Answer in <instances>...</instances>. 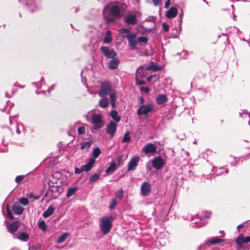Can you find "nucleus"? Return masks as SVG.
<instances>
[{
	"label": "nucleus",
	"instance_id": "6ab92c4d",
	"mask_svg": "<svg viewBox=\"0 0 250 250\" xmlns=\"http://www.w3.org/2000/svg\"><path fill=\"white\" fill-rule=\"evenodd\" d=\"M12 209L15 213L20 215L22 213L23 208L21 206L19 202H15L13 204Z\"/></svg>",
	"mask_w": 250,
	"mask_h": 250
},
{
	"label": "nucleus",
	"instance_id": "e433bc0d",
	"mask_svg": "<svg viewBox=\"0 0 250 250\" xmlns=\"http://www.w3.org/2000/svg\"><path fill=\"white\" fill-rule=\"evenodd\" d=\"M38 226L39 228L42 229L43 231L45 230L47 228L45 221L43 220L40 221Z\"/></svg>",
	"mask_w": 250,
	"mask_h": 250
},
{
	"label": "nucleus",
	"instance_id": "f257e3e1",
	"mask_svg": "<svg viewBox=\"0 0 250 250\" xmlns=\"http://www.w3.org/2000/svg\"><path fill=\"white\" fill-rule=\"evenodd\" d=\"M122 4L119 2H110L103 10V16L107 23H113L120 16Z\"/></svg>",
	"mask_w": 250,
	"mask_h": 250
},
{
	"label": "nucleus",
	"instance_id": "58836bf2",
	"mask_svg": "<svg viewBox=\"0 0 250 250\" xmlns=\"http://www.w3.org/2000/svg\"><path fill=\"white\" fill-rule=\"evenodd\" d=\"M124 192L123 189L118 190L115 193L116 197L121 199L124 197Z\"/></svg>",
	"mask_w": 250,
	"mask_h": 250
},
{
	"label": "nucleus",
	"instance_id": "4468645a",
	"mask_svg": "<svg viewBox=\"0 0 250 250\" xmlns=\"http://www.w3.org/2000/svg\"><path fill=\"white\" fill-rule=\"evenodd\" d=\"M94 163L95 160L93 158L90 159L86 164L81 166V168H79V173L82 171L87 172L90 171L93 167Z\"/></svg>",
	"mask_w": 250,
	"mask_h": 250
},
{
	"label": "nucleus",
	"instance_id": "864d4df0",
	"mask_svg": "<svg viewBox=\"0 0 250 250\" xmlns=\"http://www.w3.org/2000/svg\"><path fill=\"white\" fill-rule=\"evenodd\" d=\"M42 246L40 244H37L35 245H33L32 246V248L35 250H40L41 249Z\"/></svg>",
	"mask_w": 250,
	"mask_h": 250
},
{
	"label": "nucleus",
	"instance_id": "0eeeda50",
	"mask_svg": "<svg viewBox=\"0 0 250 250\" xmlns=\"http://www.w3.org/2000/svg\"><path fill=\"white\" fill-rule=\"evenodd\" d=\"M111 91V84L108 83L103 82L101 84L99 95L101 97H103L108 95Z\"/></svg>",
	"mask_w": 250,
	"mask_h": 250
},
{
	"label": "nucleus",
	"instance_id": "2f4dec72",
	"mask_svg": "<svg viewBox=\"0 0 250 250\" xmlns=\"http://www.w3.org/2000/svg\"><path fill=\"white\" fill-rule=\"evenodd\" d=\"M224 241V240L221 238H218L217 237H213L209 239L208 243L210 245H214L216 244H218Z\"/></svg>",
	"mask_w": 250,
	"mask_h": 250
},
{
	"label": "nucleus",
	"instance_id": "f3484780",
	"mask_svg": "<svg viewBox=\"0 0 250 250\" xmlns=\"http://www.w3.org/2000/svg\"><path fill=\"white\" fill-rule=\"evenodd\" d=\"M14 238H16L22 242H27L29 239V235L25 232H20L18 236L14 235Z\"/></svg>",
	"mask_w": 250,
	"mask_h": 250
},
{
	"label": "nucleus",
	"instance_id": "7c9ffc66",
	"mask_svg": "<svg viewBox=\"0 0 250 250\" xmlns=\"http://www.w3.org/2000/svg\"><path fill=\"white\" fill-rule=\"evenodd\" d=\"M117 169L116 164L113 162L111 163L109 167L106 169L105 172L107 173H112Z\"/></svg>",
	"mask_w": 250,
	"mask_h": 250
},
{
	"label": "nucleus",
	"instance_id": "8fccbe9b",
	"mask_svg": "<svg viewBox=\"0 0 250 250\" xmlns=\"http://www.w3.org/2000/svg\"><path fill=\"white\" fill-rule=\"evenodd\" d=\"M24 178V175H18L16 177L15 181L17 183H20Z\"/></svg>",
	"mask_w": 250,
	"mask_h": 250
},
{
	"label": "nucleus",
	"instance_id": "4d7b16f0",
	"mask_svg": "<svg viewBox=\"0 0 250 250\" xmlns=\"http://www.w3.org/2000/svg\"><path fill=\"white\" fill-rule=\"evenodd\" d=\"M235 242L238 245V249H241L243 248V244L242 241L239 242V243L237 242V238L235 240Z\"/></svg>",
	"mask_w": 250,
	"mask_h": 250
},
{
	"label": "nucleus",
	"instance_id": "bf43d9fd",
	"mask_svg": "<svg viewBox=\"0 0 250 250\" xmlns=\"http://www.w3.org/2000/svg\"><path fill=\"white\" fill-rule=\"evenodd\" d=\"M170 0H167L166 2H165V8H167L169 7V5H170Z\"/></svg>",
	"mask_w": 250,
	"mask_h": 250
},
{
	"label": "nucleus",
	"instance_id": "4be33fe9",
	"mask_svg": "<svg viewBox=\"0 0 250 250\" xmlns=\"http://www.w3.org/2000/svg\"><path fill=\"white\" fill-rule=\"evenodd\" d=\"M54 208L52 206H49L48 208L43 213L42 216L44 218H47L51 216L54 212Z\"/></svg>",
	"mask_w": 250,
	"mask_h": 250
},
{
	"label": "nucleus",
	"instance_id": "774afa93",
	"mask_svg": "<svg viewBox=\"0 0 250 250\" xmlns=\"http://www.w3.org/2000/svg\"><path fill=\"white\" fill-rule=\"evenodd\" d=\"M26 5H30L31 6H32V4L31 3H30L28 0H27L26 1Z\"/></svg>",
	"mask_w": 250,
	"mask_h": 250
},
{
	"label": "nucleus",
	"instance_id": "20e7f679",
	"mask_svg": "<svg viewBox=\"0 0 250 250\" xmlns=\"http://www.w3.org/2000/svg\"><path fill=\"white\" fill-rule=\"evenodd\" d=\"M211 215V213L208 211H203L200 213L197 214L196 216L194 215H188L187 216H183L182 218L184 220H193V219L197 217L199 219H200L201 221H202V222L207 221L206 219L210 217Z\"/></svg>",
	"mask_w": 250,
	"mask_h": 250
},
{
	"label": "nucleus",
	"instance_id": "39448f33",
	"mask_svg": "<svg viewBox=\"0 0 250 250\" xmlns=\"http://www.w3.org/2000/svg\"><path fill=\"white\" fill-rule=\"evenodd\" d=\"M154 109V106L152 104L148 103L146 104H144L141 106L137 110V113L138 116L142 115L147 117L148 113L151 112Z\"/></svg>",
	"mask_w": 250,
	"mask_h": 250
},
{
	"label": "nucleus",
	"instance_id": "3c124183",
	"mask_svg": "<svg viewBox=\"0 0 250 250\" xmlns=\"http://www.w3.org/2000/svg\"><path fill=\"white\" fill-rule=\"evenodd\" d=\"M7 214L8 217L11 219L13 220L14 219V217L13 215V214L11 211L8 208H7Z\"/></svg>",
	"mask_w": 250,
	"mask_h": 250
},
{
	"label": "nucleus",
	"instance_id": "79ce46f5",
	"mask_svg": "<svg viewBox=\"0 0 250 250\" xmlns=\"http://www.w3.org/2000/svg\"><path fill=\"white\" fill-rule=\"evenodd\" d=\"M239 115L240 116L242 117V118H245L250 119V115H249L248 111L246 110H243L242 112H239Z\"/></svg>",
	"mask_w": 250,
	"mask_h": 250
},
{
	"label": "nucleus",
	"instance_id": "680f3d73",
	"mask_svg": "<svg viewBox=\"0 0 250 250\" xmlns=\"http://www.w3.org/2000/svg\"><path fill=\"white\" fill-rule=\"evenodd\" d=\"M154 76H155V75H151V76H150L148 77L147 78V79H146L147 81L148 82H150V81H151V79H152V78H153V77H154Z\"/></svg>",
	"mask_w": 250,
	"mask_h": 250
},
{
	"label": "nucleus",
	"instance_id": "412c9836",
	"mask_svg": "<svg viewBox=\"0 0 250 250\" xmlns=\"http://www.w3.org/2000/svg\"><path fill=\"white\" fill-rule=\"evenodd\" d=\"M167 101V98L166 95H160L156 98V103L158 104H162Z\"/></svg>",
	"mask_w": 250,
	"mask_h": 250
},
{
	"label": "nucleus",
	"instance_id": "72a5a7b5",
	"mask_svg": "<svg viewBox=\"0 0 250 250\" xmlns=\"http://www.w3.org/2000/svg\"><path fill=\"white\" fill-rule=\"evenodd\" d=\"M130 133L129 132H126L122 139V143H129L131 141V137L129 136Z\"/></svg>",
	"mask_w": 250,
	"mask_h": 250
},
{
	"label": "nucleus",
	"instance_id": "cd10ccee",
	"mask_svg": "<svg viewBox=\"0 0 250 250\" xmlns=\"http://www.w3.org/2000/svg\"><path fill=\"white\" fill-rule=\"evenodd\" d=\"M206 223H207V221L202 222V221L200 220L199 221L191 223L190 225L192 228H200L205 225Z\"/></svg>",
	"mask_w": 250,
	"mask_h": 250
},
{
	"label": "nucleus",
	"instance_id": "393cba45",
	"mask_svg": "<svg viewBox=\"0 0 250 250\" xmlns=\"http://www.w3.org/2000/svg\"><path fill=\"white\" fill-rule=\"evenodd\" d=\"M92 144V141H89L85 142H82L80 144L81 148L82 149L84 150V151H86L89 149Z\"/></svg>",
	"mask_w": 250,
	"mask_h": 250
},
{
	"label": "nucleus",
	"instance_id": "0e129e2a",
	"mask_svg": "<svg viewBox=\"0 0 250 250\" xmlns=\"http://www.w3.org/2000/svg\"><path fill=\"white\" fill-rule=\"evenodd\" d=\"M111 32L110 30H107L106 32V36H110L111 35Z\"/></svg>",
	"mask_w": 250,
	"mask_h": 250
},
{
	"label": "nucleus",
	"instance_id": "ddd939ff",
	"mask_svg": "<svg viewBox=\"0 0 250 250\" xmlns=\"http://www.w3.org/2000/svg\"><path fill=\"white\" fill-rule=\"evenodd\" d=\"M117 124L113 121H111L107 126L106 133L110 135L111 137H113L117 130Z\"/></svg>",
	"mask_w": 250,
	"mask_h": 250
},
{
	"label": "nucleus",
	"instance_id": "49530a36",
	"mask_svg": "<svg viewBox=\"0 0 250 250\" xmlns=\"http://www.w3.org/2000/svg\"><path fill=\"white\" fill-rule=\"evenodd\" d=\"M123 159V156L122 155H119L117 157V161L118 162V166L119 167L121 166L122 165Z\"/></svg>",
	"mask_w": 250,
	"mask_h": 250
},
{
	"label": "nucleus",
	"instance_id": "a18cd8bd",
	"mask_svg": "<svg viewBox=\"0 0 250 250\" xmlns=\"http://www.w3.org/2000/svg\"><path fill=\"white\" fill-rule=\"evenodd\" d=\"M112 41V38L110 36H105V37L104 38L103 43L104 44H109Z\"/></svg>",
	"mask_w": 250,
	"mask_h": 250
},
{
	"label": "nucleus",
	"instance_id": "09e8293b",
	"mask_svg": "<svg viewBox=\"0 0 250 250\" xmlns=\"http://www.w3.org/2000/svg\"><path fill=\"white\" fill-rule=\"evenodd\" d=\"M162 28L165 32H167L169 30V26L167 23L164 22L162 24Z\"/></svg>",
	"mask_w": 250,
	"mask_h": 250
},
{
	"label": "nucleus",
	"instance_id": "aec40b11",
	"mask_svg": "<svg viewBox=\"0 0 250 250\" xmlns=\"http://www.w3.org/2000/svg\"><path fill=\"white\" fill-rule=\"evenodd\" d=\"M119 63V60L117 58H114L110 60L108 63V67L112 70L116 69L118 68Z\"/></svg>",
	"mask_w": 250,
	"mask_h": 250
},
{
	"label": "nucleus",
	"instance_id": "f704fd0d",
	"mask_svg": "<svg viewBox=\"0 0 250 250\" xmlns=\"http://www.w3.org/2000/svg\"><path fill=\"white\" fill-rule=\"evenodd\" d=\"M144 69H143V67L142 66H140L136 70V75L137 74H139V79H140V78H143V77H144V72H143Z\"/></svg>",
	"mask_w": 250,
	"mask_h": 250
},
{
	"label": "nucleus",
	"instance_id": "e2e57ef3",
	"mask_svg": "<svg viewBox=\"0 0 250 250\" xmlns=\"http://www.w3.org/2000/svg\"><path fill=\"white\" fill-rule=\"evenodd\" d=\"M54 85H52L50 87H49L48 89V92H50L51 91L53 90L54 89Z\"/></svg>",
	"mask_w": 250,
	"mask_h": 250
},
{
	"label": "nucleus",
	"instance_id": "ea45409f",
	"mask_svg": "<svg viewBox=\"0 0 250 250\" xmlns=\"http://www.w3.org/2000/svg\"><path fill=\"white\" fill-rule=\"evenodd\" d=\"M99 178V175L98 174H95L92 175L90 179H89V183H92L96 181H97Z\"/></svg>",
	"mask_w": 250,
	"mask_h": 250
},
{
	"label": "nucleus",
	"instance_id": "5fc2aeb1",
	"mask_svg": "<svg viewBox=\"0 0 250 250\" xmlns=\"http://www.w3.org/2000/svg\"><path fill=\"white\" fill-rule=\"evenodd\" d=\"M152 1L154 5L155 6L160 5L162 2V0H152Z\"/></svg>",
	"mask_w": 250,
	"mask_h": 250
},
{
	"label": "nucleus",
	"instance_id": "f03ea898",
	"mask_svg": "<svg viewBox=\"0 0 250 250\" xmlns=\"http://www.w3.org/2000/svg\"><path fill=\"white\" fill-rule=\"evenodd\" d=\"M86 120L91 123L95 130H98L104 126V121L102 114L92 110L84 115Z\"/></svg>",
	"mask_w": 250,
	"mask_h": 250
},
{
	"label": "nucleus",
	"instance_id": "f8f14e48",
	"mask_svg": "<svg viewBox=\"0 0 250 250\" xmlns=\"http://www.w3.org/2000/svg\"><path fill=\"white\" fill-rule=\"evenodd\" d=\"M140 158L138 156H134L128 164L127 171H133L138 165Z\"/></svg>",
	"mask_w": 250,
	"mask_h": 250
},
{
	"label": "nucleus",
	"instance_id": "9b49d317",
	"mask_svg": "<svg viewBox=\"0 0 250 250\" xmlns=\"http://www.w3.org/2000/svg\"><path fill=\"white\" fill-rule=\"evenodd\" d=\"M157 146L153 144L148 143L146 144L142 149V151L146 154L153 153L156 151Z\"/></svg>",
	"mask_w": 250,
	"mask_h": 250
},
{
	"label": "nucleus",
	"instance_id": "dca6fc26",
	"mask_svg": "<svg viewBox=\"0 0 250 250\" xmlns=\"http://www.w3.org/2000/svg\"><path fill=\"white\" fill-rule=\"evenodd\" d=\"M151 191V187L148 182H144L141 186L142 194L144 196H147Z\"/></svg>",
	"mask_w": 250,
	"mask_h": 250
},
{
	"label": "nucleus",
	"instance_id": "c03bdc74",
	"mask_svg": "<svg viewBox=\"0 0 250 250\" xmlns=\"http://www.w3.org/2000/svg\"><path fill=\"white\" fill-rule=\"evenodd\" d=\"M147 41L148 39L147 38V37L145 36L140 37L137 39V43H138V42L146 43L147 42Z\"/></svg>",
	"mask_w": 250,
	"mask_h": 250
},
{
	"label": "nucleus",
	"instance_id": "c9c22d12",
	"mask_svg": "<svg viewBox=\"0 0 250 250\" xmlns=\"http://www.w3.org/2000/svg\"><path fill=\"white\" fill-rule=\"evenodd\" d=\"M100 149L98 147H97L95 148L93 151V156L94 158H96L100 155Z\"/></svg>",
	"mask_w": 250,
	"mask_h": 250
},
{
	"label": "nucleus",
	"instance_id": "6e6552de",
	"mask_svg": "<svg viewBox=\"0 0 250 250\" xmlns=\"http://www.w3.org/2000/svg\"><path fill=\"white\" fill-rule=\"evenodd\" d=\"M101 51L107 58L113 59L117 55L116 52L114 50H110L107 46H102Z\"/></svg>",
	"mask_w": 250,
	"mask_h": 250
},
{
	"label": "nucleus",
	"instance_id": "2eb2a0df",
	"mask_svg": "<svg viewBox=\"0 0 250 250\" xmlns=\"http://www.w3.org/2000/svg\"><path fill=\"white\" fill-rule=\"evenodd\" d=\"M124 21L126 23L134 25L137 22L136 16L134 15H128L125 17Z\"/></svg>",
	"mask_w": 250,
	"mask_h": 250
},
{
	"label": "nucleus",
	"instance_id": "c85d7f7f",
	"mask_svg": "<svg viewBox=\"0 0 250 250\" xmlns=\"http://www.w3.org/2000/svg\"><path fill=\"white\" fill-rule=\"evenodd\" d=\"M109 97L111 100V106L113 108H114L116 106V93L115 92H110L109 94Z\"/></svg>",
	"mask_w": 250,
	"mask_h": 250
},
{
	"label": "nucleus",
	"instance_id": "7ed1b4c3",
	"mask_svg": "<svg viewBox=\"0 0 250 250\" xmlns=\"http://www.w3.org/2000/svg\"><path fill=\"white\" fill-rule=\"evenodd\" d=\"M113 220L114 218L112 216H103L100 218L99 226L104 234H106L110 231Z\"/></svg>",
	"mask_w": 250,
	"mask_h": 250
},
{
	"label": "nucleus",
	"instance_id": "423d86ee",
	"mask_svg": "<svg viewBox=\"0 0 250 250\" xmlns=\"http://www.w3.org/2000/svg\"><path fill=\"white\" fill-rule=\"evenodd\" d=\"M123 38H125L127 40L128 45L131 50L136 49L137 45V33H131L123 35Z\"/></svg>",
	"mask_w": 250,
	"mask_h": 250
},
{
	"label": "nucleus",
	"instance_id": "a19ab883",
	"mask_svg": "<svg viewBox=\"0 0 250 250\" xmlns=\"http://www.w3.org/2000/svg\"><path fill=\"white\" fill-rule=\"evenodd\" d=\"M135 81L137 84L142 85L146 84V82L143 80H140L139 79V74H137L135 76Z\"/></svg>",
	"mask_w": 250,
	"mask_h": 250
},
{
	"label": "nucleus",
	"instance_id": "13d9d810",
	"mask_svg": "<svg viewBox=\"0 0 250 250\" xmlns=\"http://www.w3.org/2000/svg\"><path fill=\"white\" fill-rule=\"evenodd\" d=\"M183 13H182L181 14H180L179 16V20H178V22H179V25L181 27V24H182V18H183Z\"/></svg>",
	"mask_w": 250,
	"mask_h": 250
},
{
	"label": "nucleus",
	"instance_id": "37998d69",
	"mask_svg": "<svg viewBox=\"0 0 250 250\" xmlns=\"http://www.w3.org/2000/svg\"><path fill=\"white\" fill-rule=\"evenodd\" d=\"M19 203L20 204H21L23 206H26L28 204V200L26 198L22 197L20 199Z\"/></svg>",
	"mask_w": 250,
	"mask_h": 250
},
{
	"label": "nucleus",
	"instance_id": "b1692460",
	"mask_svg": "<svg viewBox=\"0 0 250 250\" xmlns=\"http://www.w3.org/2000/svg\"><path fill=\"white\" fill-rule=\"evenodd\" d=\"M110 116L116 122H119L121 120V117L118 115V113L116 110H112L110 113Z\"/></svg>",
	"mask_w": 250,
	"mask_h": 250
},
{
	"label": "nucleus",
	"instance_id": "c756f323",
	"mask_svg": "<svg viewBox=\"0 0 250 250\" xmlns=\"http://www.w3.org/2000/svg\"><path fill=\"white\" fill-rule=\"evenodd\" d=\"M78 190V187L77 186L73 188H69L66 193V196L70 197L72 195H74Z\"/></svg>",
	"mask_w": 250,
	"mask_h": 250
},
{
	"label": "nucleus",
	"instance_id": "603ef678",
	"mask_svg": "<svg viewBox=\"0 0 250 250\" xmlns=\"http://www.w3.org/2000/svg\"><path fill=\"white\" fill-rule=\"evenodd\" d=\"M140 90L142 92H144L145 93L147 94L149 92V89L147 87L141 86L140 87Z\"/></svg>",
	"mask_w": 250,
	"mask_h": 250
},
{
	"label": "nucleus",
	"instance_id": "338daca9",
	"mask_svg": "<svg viewBox=\"0 0 250 250\" xmlns=\"http://www.w3.org/2000/svg\"><path fill=\"white\" fill-rule=\"evenodd\" d=\"M75 173L76 174H78V167H76L75 168Z\"/></svg>",
	"mask_w": 250,
	"mask_h": 250
},
{
	"label": "nucleus",
	"instance_id": "bb28decb",
	"mask_svg": "<svg viewBox=\"0 0 250 250\" xmlns=\"http://www.w3.org/2000/svg\"><path fill=\"white\" fill-rule=\"evenodd\" d=\"M146 70L147 71H156L159 70H161V67L156 65L155 63L154 62H151L149 66H148Z\"/></svg>",
	"mask_w": 250,
	"mask_h": 250
},
{
	"label": "nucleus",
	"instance_id": "69168bd1",
	"mask_svg": "<svg viewBox=\"0 0 250 250\" xmlns=\"http://www.w3.org/2000/svg\"><path fill=\"white\" fill-rule=\"evenodd\" d=\"M243 226H244V224L243 223L237 226V229H239L240 228L243 227Z\"/></svg>",
	"mask_w": 250,
	"mask_h": 250
},
{
	"label": "nucleus",
	"instance_id": "a878e982",
	"mask_svg": "<svg viewBox=\"0 0 250 250\" xmlns=\"http://www.w3.org/2000/svg\"><path fill=\"white\" fill-rule=\"evenodd\" d=\"M109 100L107 98L104 97L99 101V105L102 108H106L109 105Z\"/></svg>",
	"mask_w": 250,
	"mask_h": 250
},
{
	"label": "nucleus",
	"instance_id": "de8ad7c7",
	"mask_svg": "<svg viewBox=\"0 0 250 250\" xmlns=\"http://www.w3.org/2000/svg\"><path fill=\"white\" fill-rule=\"evenodd\" d=\"M116 204H117L116 200L115 199H113L109 205V208L110 209H113L115 208Z\"/></svg>",
	"mask_w": 250,
	"mask_h": 250
},
{
	"label": "nucleus",
	"instance_id": "4c0bfd02",
	"mask_svg": "<svg viewBox=\"0 0 250 250\" xmlns=\"http://www.w3.org/2000/svg\"><path fill=\"white\" fill-rule=\"evenodd\" d=\"M119 32L121 34H122V37H123V35H125L126 34L131 33L129 30H128L127 28H120L119 30Z\"/></svg>",
	"mask_w": 250,
	"mask_h": 250
},
{
	"label": "nucleus",
	"instance_id": "473e14b6",
	"mask_svg": "<svg viewBox=\"0 0 250 250\" xmlns=\"http://www.w3.org/2000/svg\"><path fill=\"white\" fill-rule=\"evenodd\" d=\"M69 234L67 232H65L62 233L58 239L57 241V243L58 244H60L64 242L66 239L67 238Z\"/></svg>",
	"mask_w": 250,
	"mask_h": 250
},
{
	"label": "nucleus",
	"instance_id": "5701e85b",
	"mask_svg": "<svg viewBox=\"0 0 250 250\" xmlns=\"http://www.w3.org/2000/svg\"><path fill=\"white\" fill-rule=\"evenodd\" d=\"M240 241L245 244L250 242V236L245 237L243 234H240L237 237V242L239 243Z\"/></svg>",
	"mask_w": 250,
	"mask_h": 250
},
{
	"label": "nucleus",
	"instance_id": "052dcab7",
	"mask_svg": "<svg viewBox=\"0 0 250 250\" xmlns=\"http://www.w3.org/2000/svg\"><path fill=\"white\" fill-rule=\"evenodd\" d=\"M236 164H237V162L234 159V160L232 162H231L230 163V165L232 167H234L236 165Z\"/></svg>",
	"mask_w": 250,
	"mask_h": 250
},
{
	"label": "nucleus",
	"instance_id": "6e6d98bb",
	"mask_svg": "<svg viewBox=\"0 0 250 250\" xmlns=\"http://www.w3.org/2000/svg\"><path fill=\"white\" fill-rule=\"evenodd\" d=\"M85 127L83 126H79V135L83 134L85 133Z\"/></svg>",
	"mask_w": 250,
	"mask_h": 250
},
{
	"label": "nucleus",
	"instance_id": "1a4fd4ad",
	"mask_svg": "<svg viewBox=\"0 0 250 250\" xmlns=\"http://www.w3.org/2000/svg\"><path fill=\"white\" fill-rule=\"evenodd\" d=\"M21 225V223L19 221H14L11 223H7L6 228L7 231L13 235L14 236L15 232L18 230V228Z\"/></svg>",
	"mask_w": 250,
	"mask_h": 250
},
{
	"label": "nucleus",
	"instance_id": "9d476101",
	"mask_svg": "<svg viewBox=\"0 0 250 250\" xmlns=\"http://www.w3.org/2000/svg\"><path fill=\"white\" fill-rule=\"evenodd\" d=\"M152 166L157 170L161 169L165 165L164 159L160 157H157L152 161Z\"/></svg>",
	"mask_w": 250,
	"mask_h": 250
},
{
	"label": "nucleus",
	"instance_id": "a211bd4d",
	"mask_svg": "<svg viewBox=\"0 0 250 250\" xmlns=\"http://www.w3.org/2000/svg\"><path fill=\"white\" fill-rule=\"evenodd\" d=\"M178 13V10L176 8L171 7L166 13V17L168 19H172L175 17Z\"/></svg>",
	"mask_w": 250,
	"mask_h": 250
}]
</instances>
